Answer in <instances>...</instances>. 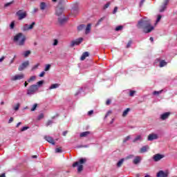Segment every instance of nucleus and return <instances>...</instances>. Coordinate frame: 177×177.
<instances>
[{
	"mask_svg": "<svg viewBox=\"0 0 177 177\" xmlns=\"http://www.w3.org/2000/svg\"><path fill=\"white\" fill-rule=\"evenodd\" d=\"M26 39H27L26 35L21 32L17 33L13 38V41L17 46H24Z\"/></svg>",
	"mask_w": 177,
	"mask_h": 177,
	"instance_id": "obj_2",
	"label": "nucleus"
},
{
	"mask_svg": "<svg viewBox=\"0 0 177 177\" xmlns=\"http://www.w3.org/2000/svg\"><path fill=\"white\" fill-rule=\"evenodd\" d=\"M17 16H18L19 20H23V19H26V17H27V12L23 10H19L17 12Z\"/></svg>",
	"mask_w": 177,
	"mask_h": 177,
	"instance_id": "obj_7",
	"label": "nucleus"
},
{
	"mask_svg": "<svg viewBox=\"0 0 177 177\" xmlns=\"http://www.w3.org/2000/svg\"><path fill=\"white\" fill-rule=\"evenodd\" d=\"M138 140H142V136H137L135 139L133 140V143H136V142H138Z\"/></svg>",
	"mask_w": 177,
	"mask_h": 177,
	"instance_id": "obj_26",
	"label": "nucleus"
},
{
	"mask_svg": "<svg viewBox=\"0 0 177 177\" xmlns=\"http://www.w3.org/2000/svg\"><path fill=\"white\" fill-rule=\"evenodd\" d=\"M79 12H80V10L78 9V7H75L71 9V13L72 16H77Z\"/></svg>",
	"mask_w": 177,
	"mask_h": 177,
	"instance_id": "obj_17",
	"label": "nucleus"
},
{
	"mask_svg": "<svg viewBox=\"0 0 177 177\" xmlns=\"http://www.w3.org/2000/svg\"><path fill=\"white\" fill-rule=\"evenodd\" d=\"M169 2V0H165L163 2V5H162L160 6V9L159 10V12H164V10H165V9H167V5H168V3Z\"/></svg>",
	"mask_w": 177,
	"mask_h": 177,
	"instance_id": "obj_15",
	"label": "nucleus"
},
{
	"mask_svg": "<svg viewBox=\"0 0 177 177\" xmlns=\"http://www.w3.org/2000/svg\"><path fill=\"white\" fill-rule=\"evenodd\" d=\"M44 139L48 142V143H51V145H55V140L52 137L50 136H45Z\"/></svg>",
	"mask_w": 177,
	"mask_h": 177,
	"instance_id": "obj_20",
	"label": "nucleus"
},
{
	"mask_svg": "<svg viewBox=\"0 0 177 177\" xmlns=\"http://www.w3.org/2000/svg\"><path fill=\"white\" fill-rule=\"evenodd\" d=\"M44 75H45V71H42V72L39 74V77H44Z\"/></svg>",
	"mask_w": 177,
	"mask_h": 177,
	"instance_id": "obj_57",
	"label": "nucleus"
},
{
	"mask_svg": "<svg viewBox=\"0 0 177 177\" xmlns=\"http://www.w3.org/2000/svg\"><path fill=\"white\" fill-rule=\"evenodd\" d=\"M62 147L56 148L55 149V153H62Z\"/></svg>",
	"mask_w": 177,
	"mask_h": 177,
	"instance_id": "obj_47",
	"label": "nucleus"
},
{
	"mask_svg": "<svg viewBox=\"0 0 177 177\" xmlns=\"http://www.w3.org/2000/svg\"><path fill=\"white\" fill-rule=\"evenodd\" d=\"M162 93V90L159 91H153V95H160V93Z\"/></svg>",
	"mask_w": 177,
	"mask_h": 177,
	"instance_id": "obj_48",
	"label": "nucleus"
},
{
	"mask_svg": "<svg viewBox=\"0 0 177 177\" xmlns=\"http://www.w3.org/2000/svg\"><path fill=\"white\" fill-rule=\"evenodd\" d=\"M43 84H44V81L40 80V81L37 82L36 84H34V85H37V86H39H39H42Z\"/></svg>",
	"mask_w": 177,
	"mask_h": 177,
	"instance_id": "obj_35",
	"label": "nucleus"
},
{
	"mask_svg": "<svg viewBox=\"0 0 177 177\" xmlns=\"http://www.w3.org/2000/svg\"><path fill=\"white\" fill-rule=\"evenodd\" d=\"M24 73L17 74L11 77V81H20L24 80Z\"/></svg>",
	"mask_w": 177,
	"mask_h": 177,
	"instance_id": "obj_8",
	"label": "nucleus"
},
{
	"mask_svg": "<svg viewBox=\"0 0 177 177\" xmlns=\"http://www.w3.org/2000/svg\"><path fill=\"white\" fill-rule=\"evenodd\" d=\"M149 149V145H145L140 149V153H146V151H147Z\"/></svg>",
	"mask_w": 177,
	"mask_h": 177,
	"instance_id": "obj_21",
	"label": "nucleus"
},
{
	"mask_svg": "<svg viewBox=\"0 0 177 177\" xmlns=\"http://www.w3.org/2000/svg\"><path fill=\"white\" fill-rule=\"evenodd\" d=\"M30 66V62L26 61L23 62L18 68L19 71H23L25 68H27Z\"/></svg>",
	"mask_w": 177,
	"mask_h": 177,
	"instance_id": "obj_11",
	"label": "nucleus"
},
{
	"mask_svg": "<svg viewBox=\"0 0 177 177\" xmlns=\"http://www.w3.org/2000/svg\"><path fill=\"white\" fill-rule=\"evenodd\" d=\"M135 93H136V91H130L129 96H131V97H133V96L135 95Z\"/></svg>",
	"mask_w": 177,
	"mask_h": 177,
	"instance_id": "obj_38",
	"label": "nucleus"
},
{
	"mask_svg": "<svg viewBox=\"0 0 177 177\" xmlns=\"http://www.w3.org/2000/svg\"><path fill=\"white\" fill-rule=\"evenodd\" d=\"M35 80H37V77L36 76H31L28 80V82H32V81H35Z\"/></svg>",
	"mask_w": 177,
	"mask_h": 177,
	"instance_id": "obj_31",
	"label": "nucleus"
},
{
	"mask_svg": "<svg viewBox=\"0 0 177 177\" xmlns=\"http://www.w3.org/2000/svg\"><path fill=\"white\" fill-rule=\"evenodd\" d=\"M118 10V7H115L113 12V15H115V13H117Z\"/></svg>",
	"mask_w": 177,
	"mask_h": 177,
	"instance_id": "obj_53",
	"label": "nucleus"
},
{
	"mask_svg": "<svg viewBox=\"0 0 177 177\" xmlns=\"http://www.w3.org/2000/svg\"><path fill=\"white\" fill-rule=\"evenodd\" d=\"M31 54V51L27 50L24 53V57H28V55Z\"/></svg>",
	"mask_w": 177,
	"mask_h": 177,
	"instance_id": "obj_33",
	"label": "nucleus"
},
{
	"mask_svg": "<svg viewBox=\"0 0 177 177\" xmlns=\"http://www.w3.org/2000/svg\"><path fill=\"white\" fill-rule=\"evenodd\" d=\"M37 106H38V104H35L32 106V109H31V111H35V110H36V109H37Z\"/></svg>",
	"mask_w": 177,
	"mask_h": 177,
	"instance_id": "obj_41",
	"label": "nucleus"
},
{
	"mask_svg": "<svg viewBox=\"0 0 177 177\" xmlns=\"http://www.w3.org/2000/svg\"><path fill=\"white\" fill-rule=\"evenodd\" d=\"M11 122H13V118H10L8 120V124H10Z\"/></svg>",
	"mask_w": 177,
	"mask_h": 177,
	"instance_id": "obj_59",
	"label": "nucleus"
},
{
	"mask_svg": "<svg viewBox=\"0 0 177 177\" xmlns=\"http://www.w3.org/2000/svg\"><path fill=\"white\" fill-rule=\"evenodd\" d=\"M10 28H11V30H13V28H15V21H12L11 22V24H10Z\"/></svg>",
	"mask_w": 177,
	"mask_h": 177,
	"instance_id": "obj_43",
	"label": "nucleus"
},
{
	"mask_svg": "<svg viewBox=\"0 0 177 177\" xmlns=\"http://www.w3.org/2000/svg\"><path fill=\"white\" fill-rule=\"evenodd\" d=\"M106 19V17H102V18H100L98 21L97 22L95 26H100V24L102 23V21H103V20Z\"/></svg>",
	"mask_w": 177,
	"mask_h": 177,
	"instance_id": "obj_32",
	"label": "nucleus"
},
{
	"mask_svg": "<svg viewBox=\"0 0 177 177\" xmlns=\"http://www.w3.org/2000/svg\"><path fill=\"white\" fill-rule=\"evenodd\" d=\"M59 44V41L57 40V39H54V41H53V46H57V45Z\"/></svg>",
	"mask_w": 177,
	"mask_h": 177,
	"instance_id": "obj_45",
	"label": "nucleus"
},
{
	"mask_svg": "<svg viewBox=\"0 0 177 177\" xmlns=\"http://www.w3.org/2000/svg\"><path fill=\"white\" fill-rule=\"evenodd\" d=\"M162 158H164V155L160 153L155 154L153 156V159L155 162L160 161V160H162Z\"/></svg>",
	"mask_w": 177,
	"mask_h": 177,
	"instance_id": "obj_12",
	"label": "nucleus"
},
{
	"mask_svg": "<svg viewBox=\"0 0 177 177\" xmlns=\"http://www.w3.org/2000/svg\"><path fill=\"white\" fill-rule=\"evenodd\" d=\"M30 127H24L21 129V132H24V131H27V129H29Z\"/></svg>",
	"mask_w": 177,
	"mask_h": 177,
	"instance_id": "obj_46",
	"label": "nucleus"
},
{
	"mask_svg": "<svg viewBox=\"0 0 177 177\" xmlns=\"http://www.w3.org/2000/svg\"><path fill=\"white\" fill-rule=\"evenodd\" d=\"M133 157V155H129L127 157V160H129V158H132Z\"/></svg>",
	"mask_w": 177,
	"mask_h": 177,
	"instance_id": "obj_61",
	"label": "nucleus"
},
{
	"mask_svg": "<svg viewBox=\"0 0 177 177\" xmlns=\"http://www.w3.org/2000/svg\"><path fill=\"white\" fill-rule=\"evenodd\" d=\"M142 159L140 158V156H136L135 159L133 160V164L138 165L140 162V160Z\"/></svg>",
	"mask_w": 177,
	"mask_h": 177,
	"instance_id": "obj_22",
	"label": "nucleus"
},
{
	"mask_svg": "<svg viewBox=\"0 0 177 177\" xmlns=\"http://www.w3.org/2000/svg\"><path fill=\"white\" fill-rule=\"evenodd\" d=\"M5 60V56H3L1 58H0V63H2Z\"/></svg>",
	"mask_w": 177,
	"mask_h": 177,
	"instance_id": "obj_60",
	"label": "nucleus"
},
{
	"mask_svg": "<svg viewBox=\"0 0 177 177\" xmlns=\"http://www.w3.org/2000/svg\"><path fill=\"white\" fill-rule=\"evenodd\" d=\"M124 159L122 158L120 160H119L117 163L118 168H120L122 167V164H124Z\"/></svg>",
	"mask_w": 177,
	"mask_h": 177,
	"instance_id": "obj_25",
	"label": "nucleus"
},
{
	"mask_svg": "<svg viewBox=\"0 0 177 177\" xmlns=\"http://www.w3.org/2000/svg\"><path fill=\"white\" fill-rule=\"evenodd\" d=\"M77 30L78 31H82V30H84L86 35H88V34H89V24H88L86 26L84 24L77 26Z\"/></svg>",
	"mask_w": 177,
	"mask_h": 177,
	"instance_id": "obj_6",
	"label": "nucleus"
},
{
	"mask_svg": "<svg viewBox=\"0 0 177 177\" xmlns=\"http://www.w3.org/2000/svg\"><path fill=\"white\" fill-rule=\"evenodd\" d=\"M171 115V113L169 112H166L162 115H160V119L164 121L167 120V118H169V117Z\"/></svg>",
	"mask_w": 177,
	"mask_h": 177,
	"instance_id": "obj_16",
	"label": "nucleus"
},
{
	"mask_svg": "<svg viewBox=\"0 0 177 177\" xmlns=\"http://www.w3.org/2000/svg\"><path fill=\"white\" fill-rule=\"evenodd\" d=\"M67 3V0H59L57 6H64Z\"/></svg>",
	"mask_w": 177,
	"mask_h": 177,
	"instance_id": "obj_23",
	"label": "nucleus"
},
{
	"mask_svg": "<svg viewBox=\"0 0 177 177\" xmlns=\"http://www.w3.org/2000/svg\"><path fill=\"white\" fill-rule=\"evenodd\" d=\"M113 113V111H108L106 114L105 115V118H107L108 115H110V114H111Z\"/></svg>",
	"mask_w": 177,
	"mask_h": 177,
	"instance_id": "obj_50",
	"label": "nucleus"
},
{
	"mask_svg": "<svg viewBox=\"0 0 177 177\" xmlns=\"http://www.w3.org/2000/svg\"><path fill=\"white\" fill-rule=\"evenodd\" d=\"M34 26H35V22H32L30 25L26 24L21 28V30L22 31H28V30H32Z\"/></svg>",
	"mask_w": 177,
	"mask_h": 177,
	"instance_id": "obj_9",
	"label": "nucleus"
},
{
	"mask_svg": "<svg viewBox=\"0 0 177 177\" xmlns=\"http://www.w3.org/2000/svg\"><path fill=\"white\" fill-rule=\"evenodd\" d=\"M0 177H6V175L5 174V173H3L1 175H0Z\"/></svg>",
	"mask_w": 177,
	"mask_h": 177,
	"instance_id": "obj_64",
	"label": "nucleus"
},
{
	"mask_svg": "<svg viewBox=\"0 0 177 177\" xmlns=\"http://www.w3.org/2000/svg\"><path fill=\"white\" fill-rule=\"evenodd\" d=\"M146 0H141L140 3V6H143V3H145V1Z\"/></svg>",
	"mask_w": 177,
	"mask_h": 177,
	"instance_id": "obj_58",
	"label": "nucleus"
},
{
	"mask_svg": "<svg viewBox=\"0 0 177 177\" xmlns=\"http://www.w3.org/2000/svg\"><path fill=\"white\" fill-rule=\"evenodd\" d=\"M109 6H110V3H107L106 4H105L104 6V9H107V8H109Z\"/></svg>",
	"mask_w": 177,
	"mask_h": 177,
	"instance_id": "obj_55",
	"label": "nucleus"
},
{
	"mask_svg": "<svg viewBox=\"0 0 177 177\" xmlns=\"http://www.w3.org/2000/svg\"><path fill=\"white\" fill-rule=\"evenodd\" d=\"M84 41V38L80 37L75 40H73L71 42V46L73 48V46H78L81 42Z\"/></svg>",
	"mask_w": 177,
	"mask_h": 177,
	"instance_id": "obj_10",
	"label": "nucleus"
},
{
	"mask_svg": "<svg viewBox=\"0 0 177 177\" xmlns=\"http://www.w3.org/2000/svg\"><path fill=\"white\" fill-rule=\"evenodd\" d=\"M89 57V53L88 52H84L83 53V54L82 55L81 57H80V60L82 62H84V60H85V59H86V57Z\"/></svg>",
	"mask_w": 177,
	"mask_h": 177,
	"instance_id": "obj_19",
	"label": "nucleus"
},
{
	"mask_svg": "<svg viewBox=\"0 0 177 177\" xmlns=\"http://www.w3.org/2000/svg\"><path fill=\"white\" fill-rule=\"evenodd\" d=\"M45 9H46V3L41 2L40 3V10H45Z\"/></svg>",
	"mask_w": 177,
	"mask_h": 177,
	"instance_id": "obj_24",
	"label": "nucleus"
},
{
	"mask_svg": "<svg viewBox=\"0 0 177 177\" xmlns=\"http://www.w3.org/2000/svg\"><path fill=\"white\" fill-rule=\"evenodd\" d=\"M37 12H38V8H33L32 13H37Z\"/></svg>",
	"mask_w": 177,
	"mask_h": 177,
	"instance_id": "obj_56",
	"label": "nucleus"
},
{
	"mask_svg": "<svg viewBox=\"0 0 177 177\" xmlns=\"http://www.w3.org/2000/svg\"><path fill=\"white\" fill-rule=\"evenodd\" d=\"M157 177H168V173H165L164 171L160 170L157 174Z\"/></svg>",
	"mask_w": 177,
	"mask_h": 177,
	"instance_id": "obj_18",
	"label": "nucleus"
},
{
	"mask_svg": "<svg viewBox=\"0 0 177 177\" xmlns=\"http://www.w3.org/2000/svg\"><path fill=\"white\" fill-rule=\"evenodd\" d=\"M161 17H162L161 15H158V18H157V20H156V23H158V21H160L161 20Z\"/></svg>",
	"mask_w": 177,
	"mask_h": 177,
	"instance_id": "obj_54",
	"label": "nucleus"
},
{
	"mask_svg": "<svg viewBox=\"0 0 177 177\" xmlns=\"http://www.w3.org/2000/svg\"><path fill=\"white\" fill-rule=\"evenodd\" d=\"M88 161L86 158H81L79 161L73 163V167H77V172H81L84 169L83 164H85Z\"/></svg>",
	"mask_w": 177,
	"mask_h": 177,
	"instance_id": "obj_3",
	"label": "nucleus"
},
{
	"mask_svg": "<svg viewBox=\"0 0 177 177\" xmlns=\"http://www.w3.org/2000/svg\"><path fill=\"white\" fill-rule=\"evenodd\" d=\"M20 125H21V122H19L17 123L16 127L19 128V127H20Z\"/></svg>",
	"mask_w": 177,
	"mask_h": 177,
	"instance_id": "obj_62",
	"label": "nucleus"
},
{
	"mask_svg": "<svg viewBox=\"0 0 177 177\" xmlns=\"http://www.w3.org/2000/svg\"><path fill=\"white\" fill-rule=\"evenodd\" d=\"M64 12V6H57L55 9V15L58 16V17L64 16L63 12Z\"/></svg>",
	"mask_w": 177,
	"mask_h": 177,
	"instance_id": "obj_5",
	"label": "nucleus"
},
{
	"mask_svg": "<svg viewBox=\"0 0 177 177\" xmlns=\"http://www.w3.org/2000/svg\"><path fill=\"white\" fill-rule=\"evenodd\" d=\"M20 107V104H17L15 106H14V110H15V111H17V110H19Z\"/></svg>",
	"mask_w": 177,
	"mask_h": 177,
	"instance_id": "obj_42",
	"label": "nucleus"
},
{
	"mask_svg": "<svg viewBox=\"0 0 177 177\" xmlns=\"http://www.w3.org/2000/svg\"><path fill=\"white\" fill-rule=\"evenodd\" d=\"M89 135L88 131H84L80 133V138H86Z\"/></svg>",
	"mask_w": 177,
	"mask_h": 177,
	"instance_id": "obj_27",
	"label": "nucleus"
},
{
	"mask_svg": "<svg viewBox=\"0 0 177 177\" xmlns=\"http://www.w3.org/2000/svg\"><path fill=\"white\" fill-rule=\"evenodd\" d=\"M39 86L38 85L32 84L27 89L26 94L31 96V95H35L36 92H38Z\"/></svg>",
	"mask_w": 177,
	"mask_h": 177,
	"instance_id": "obj_4",
	"label": "nucleus"
},
{
	"mask_svg": "<svg viewBox=\"0 0 177 177\" xmlns=\"http://www.w3.org/2000/svg\"><path fill=\"white\" fill-rule=\"evenodd\" d=\"M156 139H158V135H157L156 133H151L147 137V140H149V142L156 140Z\"/></svg>",
	"mask_w": 177,
	"mask_h": 177,
	"instance_id": "obj_13",
	"label": "nucleus"
},
{
	"mask_svg": "<svg viewBox=\"0 0 177 177\" xmlns=\"http://www.w3.org/2000/svg\"><path fill=\"white\" fill-rule=\"evenodd\" d=\"M59 86L60 85L59 84H53L49 87V89H56V88H59Z\"/></svg>",
	"mask_w": 177,
	"mask_h": 177,
	"instance_id": "obj_28",
	"label": "nucleus"
},
{
	"mask_svg": "<svg viewBox=\"0 0 177 177\" xmlns=\"http://www.w3.org/2000/svg\"><path fill=\"white\" fill-rule=\"evenodd\" d=\"M160 67H164L165 66H167V62H165V60H161L160 62Z\"/></svg>",
	"mask_w": 177,
	"mask_h": 177,
	"instance_id": "obj_30",
	"label": "nucleus"
},
{
	"mask_svg": "<svg viewBox=\"0 0 177 177\" xmlns=\"http://www.w3.org/2000/svg\"><path fill=\"white\" fill-rule=\"evenodd\" d=\"M50 70V64H48L46 65V67L44 68V71H49Z\"/></svg>",
	"mask_w": 177,
	"mask_h": 177,
	"instance_id": "obj_36",
	"label": "nucleus"
},
{
	"mask_svg": "<svg viewBox=\"0 0 177 177\" xmlns=\"http://www.w3.org/2000/svg\"><path fill=\"white\" fill-rule=\"evenodd\" d=\"M137 28L139 30H143L145 34L152 32L154 30V27L151 26V21L150 19L143 18L138 21L137 24Z\"/></svg>",
	"mask_w": 177,
	"mask_h": 177,
	"instance_id": "obj_1",
	"label": "nucleus"
},
{
	"mask_svg": "<svg viewBox=\"0 0 177 177\" xmlns=\"http://www.w3.org/2000/svg\"><path fill=\"white\" fill-rule=\"evenodd\" d=\"M44 113H41L40 115H39L37 117L38 121L42 120V118H44Z\"/></svg>",
	"mask_w": 177,
	"mask_h": 177,
	"instance_id": "obj_40",
	"label": "nucleus"
},
{
	"mask_svg": "<svg viewBox=\"0 0 177 177\" xmlns=\"http://www.w3.org/2000/svg\"><path fill=\"white\" fill-rule=\"evenodd\" d=\"M122 28H123L122 26H118L115 28V31H120L122 30Z\"/></svg>",
	"mask_w": 177,
	"mask_h": 177,
	"instance_id": "obj_44",
	"label": "nucleus"
},
{
	"mask_svg": "<svg viewBox=\"0 0 177 177\" xmlns=\"http://www.w3.org/2000/svg\"><path fill=\"white\" fill-rule=\"evenodd\" d=\"M131 45H132V41H129L128 43H127V45L126 46V48H131Z\"/></svg>",
	"mask_w": 177,
	"mask_h": 177,
	"instance_id": "obj_49",
	"label": "nucleus"
},
{
	"mask_svg": "<svg viewBox=\"0 0 177 177\" xmlns=\"http://www.w3.org/2000/svg\"><path fill=\"white\" fill-rule=\"evenodd\" d=\"M53 122L52 120H48L46 123V127H49V125H52Z\"/></svg>",
	"mask_w": 177,
	"mask_h": 177,
	"instance_id": "obj_51",
	"label": "nucleus"
},
{
	"mask_svg": "<svg viewBox=\"0 0 177 177\" xmlns=\"http://www.w3.org/2000/svg\"><path fill=\"white\" fill-rule=\"evenodd\" d=\"M67 133H68L67 131H64V132H63V136H66V135H67Z\"/></svg>",
	"mask_w": 177,
	"mask_h": 177,
	"instance_id": "obj_63",
	"label": "nucleus"
},
{
	"mask_svg": "<svg viewBox=\"0 0 177 177\" xmlns=\"http://www.w3.org/2000/svg\"><path fill=\"white\" fill-rule=\"evenodd\" d=\"M58 23L63 26V24H66L67 23V18H66V16L59 17H58Z\"/></svg>",
	"mask_w": 177,
	"mask_h": 177,
	"instance_id": "obj_14",
	"label": "nucleus"
},
{
	"mask_svg": "<svg viewBox=\"0 0 177 177\" xmlns=\"http://www.w3.org/2000/svg\"><path fill=\"white\" fill-rule=\"evenodd\" d=\"M131 111V109L127 108L125 111H123L122 117H125L126 115H128V113Z\"/></svg>",
	"mask_w": 177,
	"mask_h": 177,
	"instance_id": "obj_29",
	"label": "nucleus"
},
{
	"mask_svg": "<svg viewBox=\"0 0 177 177\" xmlns=\"http://www.w3.org/2000/svg\"><path fill=\"white\" fill-rule=\"evenodd\" d=\"M13 3H15V1H12L10 2L6 3L4 6L5 8H8L9 6H10V5H13Z\"/></svg>",
	"mask_w": 177,
	"mask_h": 177,
	"instance_id": "obj_34",
	"label": "nucleus"
},
{
	"mask_svg": "<svg viewBox=\"0 0 177 177\" xmlns=\"http://www.w3.org/2000/svg\"><path fill=\"white\" fill-rule=\"evenodd\" d=\"M38 67H39V64H37L35 65L33 67H32L31 71H35V70H37V68H38Z\"/></svg>",
	"mask_w": 177,
	"mask_h": 177,
	"instance_id": "obj_37",
	"label": "nucleus"
},
{
	"mask_svg": "<svg viewBox=\"0 0 177 177\" xmlns=\"http://www.w3.org/2000/svg\"><path fill=\"white\" fill-rule=\"evenodd\" d=\"M129 139H131V136H127L124 140H123V143H127V142H128V140H129Z\"/></svg>",
	"mask_w": 177,
	"mask_h": 177,
	"instance_id": "obj_39",
	"label": "nucleus"
},
{
	"mask_svg": "<svg viewBox=\"0 0 177 177\" xmlns=\"http://www.w3.org/2000/svg\"><path fill=\"white\" fill-rule=\"evenodd\" d=\"M111 104V100L108 99V100H106V106H109V105Z\"/></svg>",
	"mask_w": 177,
	"mask_h": 177,
	"instance_id": "obj_52",
	"label": "nucleus"
}]
</instances>
